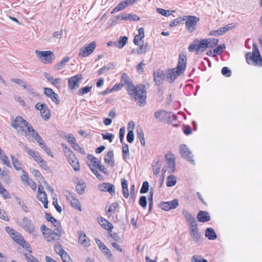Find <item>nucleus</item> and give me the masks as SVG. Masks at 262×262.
Segmentation results:
<instances>
[{"label": "nucleus", "instance_id": "1a4fd4ad", "mask_svg": "<svg viewBox=\"0 0 262 262\" xmlns=\"http://www.w3.org/2000/svg\"><path fill=\"white\" fill-rule=\"evenodd\" d=\"M35 53L40 60L43 63L52 62V58L54 56V53L53 52L50 51H39L36 50L35 51Z\"/></svg>", "mask_w": 262, "mask_h": 262}, {"label": "nucleus", "instance_id": "c9c22d12", "mask_svg": "<svg viewBox=\"0 0 262 262\" xmlns=\"http://www.w3.org/2000/svg\"><path fill=\"white\" fill-rule=\"evenodd\" d=\"M11 159L14 168L17 170L21 169V164L19 161L14 157V156L11 155Z\"/></svg>", "mask_w": 262, "mask_h": 262}, {"label": "nucleus", "instance_id": "c03bdc74", "mask_svg": "<svg viewBox=\"0 0 262 262\" xmlns=\"http://www.w3.org/2000/svg\"><path fill=\"white\" fill-rule=\"evenodd\" d=\"M157 11L158 13L165 16H168L171 15L172 12H173V11H170L169 10H164L160 8H157Z\"/></svg>", "mask_w": 262, "mask_h": 262}, {"label": "nucleus", "instance_id": "bb28decb", "mask_svg": "<svg viewBox=\"0 0 262 262\" xmlns=\"http://www.w3.org/2000/svg\"><path fill=\"white\" fill-rule=\"evenodd\" d=\"M11 81L12 82L15 83L20 85L21 86L23 87L24 88L27 89L28 90H32L31 87L30 85H27V83L21 79H17V78H12L11 79Z\"/></svg>", "mask_w": 262, "mask_h": 262}, {"label": "nucleus", "instance_id": "052dcab7", "mask_svg": "<svg viewBox=\"0 0 262 262\" xmlns=\"http://www.w3.org/2000/svg\"><path fill=\"white\" fill-rule=\"evenodd\" d=\"M139 204L143 208H145L147 205V200L145 196L140 197L139 201Z\"/></svg>", "mask_w": 262, "mask_h": 262}, {"label": "nucleus", "instance_id": "b1692460", "mask_svg": "<svg viewBox=\"0 0 262 262\" xmlns=\"http://www.w3.org/2000/svg\"><path fill=\"white\" fill-rule=\"evenodd\" d=\"M114 158V153L113 150L108 151L104 157V162L108 165L114 167V161L113 160Z\"/></svg>", "mask_w": 262, "mask_h": 262}, {"label": "nucleus", "instance_id": "c756f323", "mask_svg": "<svg viewBox=\"0 0 262 262\" xmlns=\"http://www.w3.org/2000/svg\"><path fill=\"white\" fill-rule=\"evenodd\" d=\"M127 40L128 38L125 36L120 37L119 40L116 41V47L119 49L123 48V47L127 43Z\"/></svg>", "mask_w": 262, "mask_h": 262}, {"label": "nucleus", "instance_id": "f03ea898", "mask_svg": "<svg viewBox=\"0 0 262 262\" xmlns=\"http://www.w3.org/2000/svg\"><path fill=\"white\" fill-rule=\"evenodd\" d=\"M187 63V57L184 54H180L178 63L176 68L169 70L166 75L167 79H170V82L174 80L180 75L183 74L185 70Z\"/></svg>", "mask_w": 262, "mask_h": 262}, {"label": "nucleus", "instance_id": "79ce46f5", "mask_svg": "<svg viewBox=\"0 0 262 262\" xmlns=\"http://www.w3.org/2000/svg\"><path fill=\"white\" fill-rule=\"evenodd\" d=\"M0 159L2 160V162L8 167H10L11 164L10 161L8 159V158L7 156L4 154V152L0 156Z\"/></svg>", "mask_w": 262, "mask_h": 262}, {"label": "nucleus", "instance_id": "4d7b16f0", "mask_svg": "<svg viewBox=\"0 0 262 262\" xmlns=\"http://www.w3.org/2000/svg\"><path fill=\"white\" fill-rule=\"evenodd\" d=\"M221 72L223 75L228 77H230L231 75V71L226 67L222 68Z\"/></svg>", "mask_w": 262, "mask_h": 262}, {"label": "nucleus", "instance_id": "20e7f679", "mask_svg": "<svg viewBox=\"0 0 262 262\" xmlns=\"http://www.w3.org/2000/svg\"><path fill=\"white\" fill-rule=\"evenodd\" d=\"M40 229L44 238L49 242L59 239L62 235V229H55L56 231H54L52 229L47 228L44 225H41Z\"/></svg>", "mask_w": 262, "mask_h": 262}, {"label": "nucleus", "instance_id": "8fccbe9b", "mask_svg": "<svg viewBox=\"0 0 262 262\" xmlns=\"http://www.w3.org/2000/svg\"><path fill=\"white\" fill-rule=\"evenodd\" d=\"M19 244L21 245L24 248L26 249L30 253L32 252L29 244L24 239L21 240V242Z\"/></svg>", "mask_w": 262, "mask_h": 262}, {"label": "nucleus", "instance_id": "e433bc0d", "mask_svg": "<svg viewBox=\"0 0 262 262\" xmlns=\"http://www.w3.org/2000/svg\"><path fill=\"white\" fill-rule=\"evenodd\" d=\"M123 157L124 160L126 161L129 158V148L127 144H124L122 147Z\"/></svg>", "mask_w": 262, "mask_h": 262}, {"label": "nucleus", "instance_id": "49530a36", "mask_svg": "<svg viewBox=\"0 0 262 262\" xmlns=\"http://www.w3.org/2000/svg\"><path fill=\"white\" fill-rule=\"evenodd\" d=\"M71 145L74 150L78 151L82 154H85L84 150L82 148H81L79 146V145L78 143H77L76 142H75L74 143H73V144H72Z\"/></svg>", "mask_w": 262, "mask_h": 262}, {"label": "nucleus", "instance_id": "aec40b11", "mask_svg": "<svg viewBox=\"0 0 262 262\" xmlns=\"http://www.w3.org/2000/svg\"><path fill=\"white\" fill-rule=\"evenodd\" d=\"M78 243L84 247H88L90 245V241L86 237V234L82 231L78 232Z\"/></svg>", "mask_w": 262, "mask_h": 262}, {"label": "nucleus", "instance_id": "c85d7f7f", "mask_svg": "<svg viewBox=\"0 0 262 262\" xmlns=\"http://www.w3.org/2000/svg\"><path fill=\"white\" fill-rule=\"evenodd\" d=\"M40 114L42 117L45 120H48L51 117L50 111L48 109L47 105L40 111Z\"/></svg>", "mask_w": 262, "mask_h": 262}, {"label": "nucleus", "instance_id": "0eeeda50", "mask_svg": "<svg viewBox=\"0 0 262 262\" xmlns=\"http://www.w3.org/2000/svg\"><path fill=\"white\" fill-rule=\"evenodd\" d=\"M184 20H186V29L189 32H192L196 29V24L199 21V18L195 16H184L183 17V21Z\"/></svg>", "mask_w": 262, "mask_h": 262}, {"label": "nucleus", "instance_id": "9d476101", "mask_svg": "<svg viewBox=\"0 0 262 262\" xmlns=\"http://www.w3.org/2000/svg\"><path fill=\"white\" fill-rule=\"evenodd\" d=\"M96 47L95 41H92L89 44L85 45L80 49L79 56L82 57H86L91 54Z\"/></svg>", "mask_w": 262, "mask_h": 262}, {"label": "nucleus", "instance_id": "cd10ccee", "mask_svg": "<svg viewBox=\"0 0 262 262\" xmlns=\"http://www.w3.org/2000/svg\"><path fill=\"white\" fill-rule=\"evenodd\" d=\"M154 163L155 164L152 165L153 173L155 175H157L159 173L161 163L159 159H156Z\"/></svg>", "mask_w": 262, "mask_h": 262}, {"label": "nucleus", "instance_id": "f257e3e1", "mask_svg": "<svg viewBox=\"0 0 262 262\" xmlns=\"http://www.w3.org/2000/svg\"><path fill=\"white\" fill-rule=\"evenodd\" d=\"M145 88V86L141 84L136 87L132 82L127 85L128 94L130 97L139 101L140 106L146 104V96Z\"/></svg>", "mask_w": 262, "mask_h": 262}, {"label": "nucleus", "instance_id": "de8ad7c7", "mask_svg": "<svg viewBox=\"0 0 262 262\" xmlns=\"http://www.w3.org/2000/svg\"><path fill=\"white\" fill-rule=\"evenodd\" d=\"M121 81L124 84H126L127 85L129 84L131 82L129 81V77H128L127 75L125 73H123L121 75Z\"/></svg>", "mask_w": 262, "mask_h": 262}, {"label": "nucleus", "instance_id": "69168bd1", "mask_svg": "<svg viewBox=\"0 0 262 262\" xmlns=\"http://www.w3.org/2000/svg\"><path fill=\"white\" fill-rule=\"evenodd\" d=\"M225 45H223V46H222L221 45L217 46V48L214 50L213 52H214V55H215L221 54L223 52V49H225Z\"/></svg>", "mask_w": 262, "mask_h": 262}, {"label": "nucleus", "instance_id": "603ef678", "mask_svg": "<svg viewBox=\"0 0 262 262\" xmlns=\"http://www.w3.org/2000/svg\"><path fill=\"white\" fill-rule=\"evenodd\" d=\"M54 250L56 253L59 255L61 254L62 252L64 251V250L62 248L61 245L59 243L56 244L54 246Z\"/></svg>", "mask_w": 262, "mask_h": 262}, {"label": "nucleus", "instance_id": "680f3d73", "mask_svg": "<svg viewBox=\"0 0 262 262\" xmlns=\"http://www.w3.org/2000/svg\"><path fill=\"white\" fill-rule=\"evenodd\" d=\"M126 139L128 142L131 143L134 141V135L133 132L132 130H129L127 134Z\"/></svg>", "mask_w": 262, "mask_h": 262}, {"label": "nucleus", "instance_id": "5fc2aeb1", "mask_svg": "<svg viewBox=\"0 0 262 262\" xmlns=\"http://www.w3.org/2000/svg\"><path fill=\"white\" fill-rule=\"evenodd\" d=\"M91 89H92V86H86L85 87L81 88L79 90V93L81 95L86 94L88 93L89 92H90L91 91Z\"/></svg>", "mask_w": 262, "mask_h": 262}, {"label": "nucleus", "instance_id": "f3484780", "mask_svg": "<svg viewBox=\"0 0 262 262\" xmlns=\"http://www.w3.org/2000/svg\"><path fill=\"white\" fill-rule=\"evenodd\" d=\"M99 189L102 191H107L112 195L115 194L114 186L110 183H104L99 185Z\"/></svg>", "mask_w": 262, "mask_h": 262}, {"label": "nucleus", "instance_id": "412c9836", "mask_svg": "<svg viewBox=\"0 0 262 262\" xmlns=\"http://www.w3.org/2000/svg\"><path fill=\"white\" fill-rule=\"evenodd\" d=\"M154 80L158 84H160L163 80L166 78V75L164 74L163 71L158 70L154 73Z\"/></svg>", "mask_w": 262, "mask_h": 262}, {"label": "nucleus", "instance_id": "473e14b6", "mask_svg": "<svg viewBox=\"0 0 262 262\" xmlns=\"http://www.w3.org/2000/svg\"><path fill=\"white\" fill-rule=\"evenodd\" d=\"M182 214L189 223L195 220L194 217L186 209L182 210Z\"/></svg>", "mask_w": 262, "mask_h": 262}, {"label": "nucleus", "instance_id": "ddd939ff", "mask_svg": "<svg viewBox=\"0 0 262 262\" xmlns=\"http://www.w3.org/2000/svg\"><path fill=\"white\" fill-rule=\"evenodd\" d=\"M180 152L181 156L188 161L193 164H194V161L193 159V156L191 152L189 150L187 146L185 144H182L180 146Z\"/></svg>", "mask_w": 262, "mask_h": 262}, {"label": "nucleus", "instance_id": "7c9ffc66", "mask_svg": "<svg viewBox=\"0 0 262 262\" xmlns=\"http://www.w3.org/2000/svg\"><path fill=\"white\" fill-rule=\"evenodd\" d=\"M140 18L135 14H128L121 15L122 20H129L133 21H137L139 20Z\"/></svg>", "mask_w": 262, "mask_h": 262}, {"label": "nucleus", "instance_id": "3c124183", "mask_svg": "<svg viewBox=\"0 0 262 262\" xmlns=\"http://www.w3.org/2000/svg\"><path fill=\"white\" fill-rule=\"evenodd\" d=\"M102 136L103 139L108 140L110 142H112L113 138H114V135L110 133L102 134Z\"/></svg>", "mask_w": 262, "mask_h": 262}, {"label": "nucleus", "instance_id": "4be33fe9", "mask_svg": "<svg viewBox=\"0 0 262 262\" xmlns=\"http://www.w3.org/2000/svg\"><path fill=\"white\" fill-rule=\"evenodd\" d=\"M25 150L27 154L32 157L37 163H38L42 159L37 151L29 149L27 147L25 148Z\"/></svg>", "mask_w": 262, "mask_h": 262}, {"label": "nucleus", "instance_id": "09e8293b", "mask_svg": "<svg viewBox=\"0 0 262 262\" xmlns=\"http://www.w3.org/2000/svg\"><path fill=\"white\" fill-rule=\"evenodd\" d=\"M112 64L110 63L108 66H104L101 68L98 72V75H101L104 73L107 72L110 69L112 68Z\"/></svg>", "mask_w": 262, "mask_h": 262}, {"label": "nucleus", "instance_id": "a211bd4d", "mask_svg": "<svg viewBox=\"0 0 262 262\" xmlns=\"http://www.w3.org/2000/svg\"><path fill=\"white\" fill-rule=\"evenodd\" d=\"M177 116L174 114H172L171 112H167L165 111L163 112L162 120L168 123L172 124L173 121L177 120Z\"/></svg>", "mask_w": 262, "mask_h": 262}, {"label": "nucleus", "instance_id": "2eb2a0df", "mask_svg": "<svg viewBox=\"0 0 262 262\" xmlns=\"http://www.w3.org/2000/svg\"><path fill=\"white\" fill-rule=\"evenodd\" d=\"M43 93L46 96L50 97L56 104H58L60 103L58 94L55 93L52 89L48 88H44Z\"/></svg>", "mask_w": 262, "mask_h": 262}, {"label": "nucleus", "instance_id": "4c0bfd02", "mask_svg": "<svg viewBox=\"0 0 262 262\" xmlns=\"http://www.w3.org/2000/svg\"><path fill=\"white\" fill-rule=\"evenodd\" d=\"M85 186H86L84 183H78L76 186L77 192L79 194H83L84 191Z\"/></svg>", "mask_w": 262, "mask_h": 262}, {"label": "nucleus", "instance_id": "58836bf2", "mask_svg": "<svg viewBox=\"0 0 262 262\" xmlns=\"http://www.w3.org/2000/svg\"><path fill=\"white\" fill-rule=\"evenodd\" d=\"M70 202L72 207L78 210H81L80 203L76 198L74 197L72 200H70Z\"/></svg>", "mask_w": 262, "mask_h": 262}, {"label": "nucleus", "instance_id": "72a5a7b5", "mask_svg": "<svg viewBox=\"0 0 262 262\" xmlns=\"http://www.w3.org/2000/svg\"><path fill=\"white\" fill-rule=\"evenodd\" d=\"M177 182L176 178L173 175H170L168 177L166 185L168 187H171L176 185Z\"/></svg>", "mask_w": 262, "mask_h": 262}, {"label": "nucleus", "instance_id": "5701e85b", "mask_svg": "<svg viewBox=\"0 0 262 262\" xmlns=\"http://www.w3.org/2000/svg\"><path fill=\"white\" fill-rule=\"evenodd\" d=\"M197 219L200 222H206L210 220V216L208 212L205 211H200L197 215Z\"/></svg>", "mask_w": 262, "mask_h": 262}, {"label": "nucleus", "instance_id": "a18cd8bd", "mask_svg": "<svg viewBox=\"0 0 262 262\" xmlns=\"http://www.w3.org/2000/svg\"><path fill=\"white\" fill-rule=\"evenodd\" d=\"M61 257V259L63 262H70L71 258L68 255V253L65 251L59 255Z\"/></svg>", "mask_w": 262, "mask_h": 262}, {"label": "nucleus", "instance_id": "f8f14e48", "mask_svg": "<svg viewBox=\"0 0 262 262\" xmlns=\"http://www.w3.org/2000/svg\"><path fill=\"white\" fill-rule=\"evenodd\" d=\"M179 201L175 199L171 201L162 202L159 204V207L164 211H169L170 209H174L179 206Z\"/></svg>", "mask_w": 262, "mask_h": 262}, {"label": "nucleus", "instance_id": "338daca9", "mask_svg": "<svg viewBox=\"0 0 262 262\" xmlns=\"http://www.w3.org/2000/svg\"><path fill=\"white\" fill-rule=\"evenodd\" d=\"M119 204L117 202H115L112 204L108 209V212L114 213L116 209L118 207Z\"/></svg>", "mask_w": 262, "mask_h": 262}, {"label": "nucleus", "instance_id": "864d4df0", "mask_svg": "<svg viewBox=\"0 0 262 262\" xmlns=\"http://www.w3.org/2000/svg\"><path fill=\"white\" fill-rule=\"evenodd\" d=\"M88 158L89 161L93 163L95 166H97V164L100 163V161L92 155H89L88 156Z\"/></svg>", "mask_w": 262, "mask_h": 262}, {"label": "nucleus", "instance_id": "0e129e2a", "mask_svg": "<svg viewBox=\"0 0 262 262\" xmlns=\"http://www.w3.org/2000/svg\"><path fill=\"white\" fill-rule=\"evenodd\" d=\"M95 242L99 247V249L102 251L104 250L107 247L98 238H95Z\"/></svg>", "mask_w": 262, "mask_h": 262}, {"label": "nucleus", "instance_id": "4468645a", "mask_svg": "<svg viewBox=\"0 0 262 262\" xmlns=\"http://www.w3.org/2000/svg\"><path fill=\"white\" fill-rule=\"evenodd\" d=\"M20 226L28 232L31 234L35 233V227L30 219L24 217L20 223Z\"/></svg>", "mask_w": 262, "mask_h": 262}, {"label": "nucleus", "instance_id": "2f4dec72", "mask_svg": "<svg viewBox=\"0 0 262 262\" xmlns=\"http://www.w3.org/2000/svg\"><path fill=\"white\" fill-rule=\"evenodd\" d=\"M191 237L192 238L194 242H198L201 238V234L199 231V229L195 230H189Z\"/></svg>", "mask_w": 262, "mask_h": 262}, {"label": "nucleus", "instance_id": "7ed1b4c3", "mask_svg": "<svg viewBox=\"0 0 262 262\" xmlns=\"http://www.w3.org/2000/svg\"><path fill=\"white\" fill-rule=\"evenodd\" d=\"M29 125H30V124L20 116L16 117L14 119L11 120V126L16 129L18 134L26 137L29 136V134L25 130V128L26 127L28 129Z\"/></svg>", "mask_w": 262, "mask_h": 262}, {"label": "nucleus", "instance_id": "13d9d810", "mask_svg": "<svg viewBox=\"0 0 262 262\" xmlns=\"http://www.w3.org/2000/svg\"><path fill=\"white\" fill-rule=\"evenodd\" d=\"M189 224V230L193 231V230L199 229L198 227V224H197V223H196V221L195 220L191 222Z\"/></svg>", "mask_w": 262, "mask_h": 262}, {"label": "nucleus", "instance_id": "6e6d98bb", "mask_svg": "<svg viewBox=\"0 0 262 262\" xmlns=\"http://www.w3.org/2000/svg\"><path fill=\"white\" fill-rule=\"evenodd\" d=\"M182 21H183V17H178V18L174 19L172 22H171L169 24V26L170 27H173L174 26H176L178 24L181 23Z\"/></svg>", "mask_w": 262, "mask_h": 262}, {"label": "nucleus", "instance_id": "dca6fc26", "mask_svg": "<svg viewBox=\"0 0 262 262\" xmlns=\"http://www.w3.org/2000/svg\"><path fill=\"white\" fill-rule=\"evenodd\" d=\"M81 79L82 76L81 75H76L70 78L68 80V86L69 89L74 90L76 88L78 87L79 82Z\"/></svg>", "mask_w": 262, "mask_h": 262}, {"label": "nucleus", "instance_id": "9b49d317", "mask_svg": "<svg viewBox=\"0 0 262 262\" xmlns=\"http://www.w3.org/2000/svg\"><path fill=\"white\" fill-rule=\"evenodd\" d=\"M68 156V160L70 164L72 166L73 168L75 171H79L80 170V166L78 160L76 158L73 152L69 148L67 153Z\"/></svg>", "mask_w": 262, "mask_h": 262}, {"label": "nucleus", "instance_id": "a19ab883", "mask_svg": "<svg viewBox=\"0 0 262 262\" xmlns=\"http://www.w3.org/2000/svg\"><path fill=\"white\" fill-rule=\"evenodd\" d=\"M190 262H208L206 259L202 258L200 255H193Z\"/></svg>", "mask_w": 262, "mask_h": 262}, {"label": "nucleus", "instance_id": "e2e57ef3", "mask_svg": "<svg viewBox=\"0 0 262 262\" xmlns=\"http://www.w3.org/2000/svg\"><path fill=\"white\" fill-rule=\"evenodd\" d=\"M138 138H139L141 144L144 145L145 144V141L144 138V134L142 130L138 132Z\"/></svg>", "mask_w": 262, "mask_h": 262}, {"label": "nucleus", "instance_id": "6ab92c4d", "mask_svg": "<svg viewBox=\"0 0 262 262\" xmlns=\"http://www.w3.org/2000/svg\"><path fill=\"white\" fill-rule=\"evenodd\" d=\"M97 221L104 229L108 231L111 230L113 228L112 224L102 217H98Z\"/></svg>", "mask_w": 262, "mask_h": 262}, {"label": "nucleus", "instance_id": "423d86ee", "mask_svg": "<svg viewBox=\"0 0 262 262\" xmlns=\"http://www.w3.org/2000/svg\"><path fill=\"white\" fill-rule=\"evenodd\" d=\"M208 48V44L207 39H201L200 41L196 39L193 41V43L189 45L188 50L189 52H193L195 50L197 54H198L200 51L204 52Z\"/></svg>", "mask_w": 262, "mask_h": 262}, {"label": "nucleus", "instance_id": "a878e982", "mask_svg": "<svg viewBox=\"0 0 262 262\" xmlns=\"http://www.w3.org/2000/svg\"><path fill=\"white\" fill-rule=\"evenodd\" d=\"M205 236L210 240H214L217 237L214 230L211 228H208L206 229Z\"/></svg>", "mask_w": 262, "mask_h": 262}, {"label": "nucleus", "instance_id": "f704fd0d", "mask_svg": "<svg viewBox=\"0 0 262 262\" xmlns=\"http://www.w3.org/2000/svg\"><path fill=\"white\" fill-rule=\"evenodd\" d=\"M165 157L167 161L168 166L170 169V172H172L175 170V163L174 159L172 158H168V155H166Z\"/></svg>", "mask_w": 262, "mask_h": 262}, {"label": "nucleus", "instance_id": "39448f33", "mask_svg": "<svg viewBox=\"0 0 262 262\" xmlns=\"http://www.w3.org/2000/svg\"><path fill=\"white\" fill-rule=\"evenodd\" d=\"M144 37V29L141 28L138 30V34L136 35L134 38V42L137 45L139 46V47L136 49H133L132 53L135 54L137 53L138 54H141L143 53L146 52V44L144 46L143 45V38Z\"/></svg>", "mask_w": 262, "mask_h": 262}, {"label": "nucleus", "instance_id": "bf43d9fd", "mask_svg": "<svg viewBox=\"0 0 262 262\" xmlns=\"http://www.w3.org/2000/svg\"><path fill=\"white\" fill-rule=\"evenodd\" d=\"M11 237L18 244L21 242V240L24 239L21 235L18 232L16 233V234L13 235Z\"/></svg>", "mask_w": 262, "mask_h": 262}, {"label": "nucleus", "instance_id": "37998d69", "mask_svg": "<svg viewBox=\"0 0 262 262\" xmlns=\"http://www.w3.org/2000/svg\"><path fill=\"white\" fill-rule=\"evenodd\" d=\"M207 43L208 44V48H213L215 46L219 41V40L216 38H208Z\"/></svg>", "mask_w": 262, "mask_h": 262}, {"label": "nucleus", "instance_id": "ea45409f", "mask_svg": "<svg viewBox=\"0 0 262 262\" xmlns=\"http://www.w3.org/2000/svg\"><path fill=\"white\" fill-rule=\"evenodd\" d=\"M70 58L69 57H64L60 62H59L56 66L57 70H59L64 67L66 63L69 61Z\"/></svg>", "mask_w": 262, "mask_h": 262}, {"label": "nucleus", "instance_id": "774afa93", "mask_svg": "<svg viewBox=\"0 0 262 262\" xmlns=\"http://www.w3.org/2000/svg\"><path fill=\"white\" fill-rule=\"evenodd\" d=\"M37 198L40 202H45L47 200V194L46 192H42L41 193L37 194Z\"/></svg>", "mask_w": 262, "mask_h": 262}, {"label": "nucleus", "instance_id": "393cba45", "mask_svg": "<svg viewBox=\"0 0 262 262\" xmlns=\"http://www.w3.org/2000/svg\"><path fill=\"white\" fill-rule=\"evenodd\" d=\"M46 219L48 221L51 222L53 224L54 227H56V229H62L59 221L53 217L51 214L46 213Z\"/></svg>", "mask_w": 262, "mask_h": 262}, {"label": "nucleus", "instance_id": "6e6552de", "mask_svg": "<svg viewBox=\"0 0 262 262\" xmlns=\"http://www.w3.org/2000/svg\"><path fill=\"white\" fill-rule=\"evenodd\" d=\"M246 59L249 64L262 66V58L260 54L248 52L246 55Z\"/></svg>", "mask_w": 262, "mask_h": 262}]
</instances>
